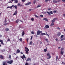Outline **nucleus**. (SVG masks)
Instances as JSON below:
<instances>
[{
  "label": "nucleus",
  "mask_w": 65,
  "mask_h": 65,
  "mask_svg": "<svg viewBox=\"0 0 65 65\" xmlns=\"http://www.w3.org/2000/svg\"><path fill=\"white\" fill-rule=\"evenodd\" d=\"M57 29H58V30H60V28H59V27H57Z\"/></svg>",
  "instance_id": "nucleus-44"
},
{
  "label": "nucleus",
  "mask_w": 65,
  "mask_h": 65,
  "mask_svg": "<svg viewBox=\"0 0 65 65\" xmlns=\"http://www.w3.org/2000/svg\"><path fill=\"white\" fill-rule=\"evenodd\" d=\"M5 31H9V29L8 28H6L5 29Z\"/></svg>",
  "instance_id": "nucleus-18"
},
{
  "label": "nucleus",
  "mask_w": 65,
  "mask_h": 65,
  "mask_svg": "<svg viewBox=\"0 0 65 65\" xmlns=\"http://www.w3.org/2000/svg\"><path fill=\"white\" fill-rule=\"evenodd\" d=\"M31 21H33L34 20V18H32L31 19Z\"/></svg>",
  "instance_id": "nucleus-31"
},
{
  "label": "nucleus",
  "mask_w": 65,
  "mask_h": 65,
  "mask_svg": "<svg viewBox=\"0 0 65 65\" xmlns=\"http://www.w3.org/2000/svg\"><path fill=\"white\" fill-rule=\"evenodd\" d=\"M32 65H36V64H35V63H34Z\"/></svg>",
  "instance_id": "nucleus-63"
},
{
  "label": "nucleus",
  "mask_w": 65,
  "mask_h": 65,
  "mask_svg": "<svg viewBox=\"0 0 65 65\" xmlns=\"http://www.w3.org/2000/svg\"><path fill=\"white\" fill-rule=\"evenodd\" d=\"M56 40V41H58V39L56 38L55 39Z\"/></svg>",
  "instance_id": "nucleus-61"
},
{
  "label": "nucleus",
  "mask_w": 65,
  "mask_h": 65,
  "mask_svg": "<svg viewBox=\"0 0 65 65\" xmlns=\"http://www.w3.org/2000/svg\"><path fill=\"white\" fill-rule=\"evenodd\" d=\"M47 13H48V14H49V15H51V13H50V12H47Z\"/></svg>",
  "instance_id": "nucleus-36"
},
{
  "label": "nucleus",
  "mask_w": 65,
  "mask_h": 65,
  "mask_svg": "<svg viewBox=\"0 0 65 65\" xmlns=\"http://www.w3.org/2000/svg\"><path fill=\"white\" fill-rule=\"evenodd\" d=\"M64 37V35H62L60 37L61 38H63Z\"/></svg>",
  "instance_id": "nucleus-46"
},
{
  "label": "nucleus",
  "mask_w": 65,
  "mask_h": 65,
  "mask_svg": "<svg viewBox=\"0 0 65 65\" xmlns=\"http://www.w3.org/2000/svg\"><path fill=\"white\" fill-rule=\"evenodd\" d=\"M32 41H31L29 43V45H31L32 44Z\"/></svg>",
  "instance_id": "nucleus-28"
},
{
  "label": "nucleus",
  "mask_w": 65,
  "mask_h": 65,
  "mask_svg": "<svg viewBox=\"0 0 65 65\" xmlns=\"http://www.w3.org/2000/svg\"><path fill=\"white\" fill-rule=\"evenodd\" d=\"M8 24V23H5L4 24V26H6V25H7V24Z\"/></svg>",
  "instance_id": "nucleus-33"
},
{
  "label": "nucleus",
  "mask_w": 65,
  "mask_h": 65,
  "mask_svg": "<svg viewBox=\"0 0 65 65\" xmlns=\"http://www.w3.org/2000/svg\"><path fill=\"white\" fill-rule=\"evenodd\" d=\"M18 6H20L21 5V3H19L18 4Z\"/></svg>",
  "instance_id": "nucleus-30"
},
{
  "label": "nucleus",
  "mask_w": 65,
  "mask_h": 65,
  "mask_svg": "<svg viewBox=\"0 0 65 65\" xmlns=\"http://www.w3.org/2000/svg\"><path fill=\"white\" fill-rule=\"evenodd\" d=\"M43 20H44V21H47V22H48V20L47 19V18H44L43 19Z\"/></svg>",
  "instance_id": "nucleus-11"
},
{
  "label": "nucleus",
  "mask_w": 65,
  "mask_h": 65,
  "mask_svg": "<svg viewBox=\"0 0 65 65\" xmlns=\"http://www.w3.org/2000/svg\"><path fill=\"white\" fill-rule=\"evenodd\" d=\"M48 10H51V8H48Z\"/></svg>",
  "instance_id": "nucleus-42"
},
{
  "label": "nucleus",
  "mask_w": 65,
  "mask_h": 65,
  "mask_svg": "<svg viewBox=\"0 0 65 65\" xmlns=\"http://www.w3.org/2000/svg\"><path fill=\"white\" fill-rule=\"evenodd\" d=\"M32 38H33V36H31V39H30V40H32Z\"/></svg>",
  "instance_id": "nucleus-51"
},
{
  "label": "nucleus",
  "mask_w": 65,
  "mask_h": 65,
  "mask_svg": "<svg viewBox=\"0 0 65 65\" xmlns=\"http://www.w3.org/2000/svg\"><path fill=\"white\" fill-rule=\"evenodd\" d=\"M50 1V0H45V2H47V1Z\"/></svg>",
  "instance_id": "nucleus-45"
},
{
  "label": "nucleus",
  "mask_w": 65,
  "mask_h": 65,
  "mask_svg": "<svg viewBox=\"0 0 65 65\" xmlns=\"http://www.w3.org/2000/svg\"><path fill=\"white\" fill-rule=\"evenodd\" d=\"M13 62V60H10L9 61H7V63H9V64H12Z\"/></svg>",
  "instance_id": "nucleus-3"
},
{
  "label": "nucleus",
  "mask_w": 65,
  "mask_h": 65,
  "mask_svg": "<svg viewBox=\"0 0 65 65\" xmlns=\"http://www.w3.org/2000/svg\"><path fill=\"white\" fill-rule=\"evenodd\" d=\"M55 21L53 20H52V22L53 23H54V22H55Z\"/></svg>",
  "instance_id": "nucleus-48"
},
{
  "label": "nucleus",
  "mask_w": 65,
  "mask_h": 65,
  "mask_svg": "<svg viewBox=\"0 0 65 65\" xmlns=\"http://www.w3.org/2000/svg\"><path fill=\"white\" fill-rule=\"evenodd\" d=\"M21 58L24 61V59H25L26 58V56H25L23 54V56H22L21 57Z\"/></svg>",
  "instance_id": "nucleus-2"
},
{
  "label": "nucleus",
  "mask_w": 65,
  "mask_h": 65,
  "mask_svg": "<svg viewBox=\"0 0 65 65\" xmlns=\"http://www.w3.org/2000/svg\"><path fill=\"white\" fill-rule=\"evenodd\" d=\"M25 50H26L27 51H29V49L27 47H25Z\"/></svg>",
  "instance_id": "nucleus-15"
},
{
  "label": "nucleus",
  "mask_w": 65,
  "mask_h": 65,
  "mask_svg": "<svg viewBox=\"0 0 65 65\" xmlns=\"http://www.w3.org/2000/svg\"><path fill=\"white\" fill-rule=\"evenodd\" d=\"M53 25H54V23H52L51 24L50 26H53Z\"/></svg>",
  "instance_id": "nucleus-23"
},
{
  "label": "nucleus",
  "mask_w": 65,
  "mask_h": 65,
  "mask_svg": "<svg viewBox=\"0 0 65 65\" xmlns=\"http://www.w3.org/2000/svg\"><path fill=\"white\" fill-rule=\"evenodd\" d=\"M41 31H39V30H38V31H37V35H40V34L41 33Z\"/></svg>",
  "instance_id": "nucleus-4"
},
{
  "label": "nucleus",
  "mask_w": 65,
  "mask_h": 65,
  "mask_svg": "<svg viewBox=\"0 0 65 65\" xmlns=\"http://www.w3.org/2000/svg\"><path fill=\"white\" fill-rule=\"evenodd\" d=\"M41 6V5H38V6L37 7V8H38V7H39Z\"/></svg>",
  "instance_id": "nucleus-21"
},
{
  "label": "nucleus",
  "mask_w": 65,
  "mask_h": 65,
  "mask_svg": "<svg viewBox=\"0 0 65 65\" xmlns=\"http://www.w3.org/2000/svg\"><path fill=\"white\" fill-rule=\"evenodd\" d=\"M60 53L61 55H63V51H61V52H60Z\"/></svg>",
  "instance_id": "nucleus-24"
},
{
  "label": "nucleus",
  "mask_w": 65,
  "mask_h": 65,
  "mask_svg": "<svg viewBox=\"0 0 65 65\" xmlns=\"http://www.w3.org/2000/svg\"><path fill=\"white\" fill-rule=\"evenodd\" d=\"M19 40H20V41H21V42H22V39L21 38H20L19 39Z\"/></svg>",
  "instance_id": "nucleus-26"
},
{
  "label": "nucleus",
  "mask_w": 65,
  "mask_h": 65,
  "mask_svg": "<svg viewBox=\"0 0 65 65\" xmlns=\"http://www.w3.org/2000/svg\"><path fill=\"white\" fill-rule=\"evenodd\" d=\"M23 2H24L26 0H21Z\"/></svg>",
  "instance_id": "nucleus-43"
},
{
  "label": "nucleus",
  "mask_w": 65,
  "mask_h": 65,
  "mask_svg": "<svg viewBox=\"0 0 65 65\" xmlns=\"http://www.w3.org/2000/svg\"><path fill=\"white\" fill-rule=\"evenodd\" d=\"M53 13H56V11L54 10L53 11Z\"/></svg>",
  "instance_id": "nucleus-50"
},
{
  "label": "nucleus",
  "mask_w": 65,
  "mask_h": 65,
  "mask_svg": "<svg viewBox=\"0 0 65 65\" xmlns=\"http://www.w3.org/2000/svg\"><path fill=\"white\" fill-rule=\"evenodd\" d=\"M6 22H7V21H6V20H5V21H4V23H6Z\"/></svg>",
  "instance_id": "nucleus-58"
},
{
  "label": "nucleus",
  "mask_w": 65,
  "mask_h": 65,
  "mask_svg": "<svg viewBox=\"0 0 65 65\" xmlns=\"http://www.w3.org/2000/svg\"><path fill=\"white\" fill-rule=\"evenodd\" d=\"M45 27L46 28V29H47V28H49V26L48 25H46V26H45Z\"/></svg>",
  "instance_id": "nucleus-14"
},
{
  "label": "nucleus",
  "mask_w": 65,
  "mask_h": 65,
  "mask_svg": "<svg viewBox=\"0 0 65 65\" xmlns=\"http://www.w3.org/2000/svg\"><path fill=\"white\" fill-rule=\"evenodd\" d=\"M63 40V39H61L60 40L62 41Z\"/></svg>",
  "instance_id": "nucleus-64"
},
{
  "label": "nucleus",
  "mask_w": 65,
  "mask_h": 65,
  "mask_svg": "<svg viewBox=\"0 0 65 65\" xmlns=\"http://www.w3.org/2000/svg\"><path fill=\"white\" fill-rule=\"evenodd\" d=\"M0 58L2 59H3V58H4V57H3V56L2 55H0Z\"/></svg>",
  "instance_id": "nucleus-17"
},
{
  "label": "nucleus",
  "mask_w": 65,
  "mask_h": 65,
  "mask_svg": "<svg viewBox=\"0 0 65 65\" xmlns=\"http://www.w3.org/2000/svg\"><path fill=\"white\" fill-rule=\"evenodd\" d=\"M10 39H8L7 41H10Z\"/></svg>",
  "instance_id": "nucleus-49"
},
{
  "label": "nucleus",
  "mask_w": 65,
  "mask_h": 65,
  "mask_svg": "<svg viewBox=\"0 0 65 65\" xmlns=\"http://www.w3.org/2000/svg\"><path fill=\"white\" fill-rule=\"evenodd\" d=\"M50 13L51 14H53V11H50Z\"/></svg>",
  "instance_id": "nucleus-29"
},
{
  "label": "nucleus",
  "mask_w": 65,
  "mask_h": 65,
  "mask_svg": "<svg viewBox=\"0 0 65 65\" xmlns=\"http://www.w3.org/2000/svg\"><path fill=\"white\" fill-rule=\"evenodd\" d=\"M2 37V35H0V37Z\"/></svg>",
  "instance_id": "nucleus-59"
},
{
  "label": "nucleus",
  "mask_w": 65,
  "mask_h": 65,
  "mask_svg": "<svg viewBox=\"0 0 65 65\" xmlns=\"http://www.w3.org/2000/svg\"><path fill=\"white\" fill-rule=\"evenodd\" d=\"M41 36H42L43 35H46V34L45 33H41Z\"/></svg>",
  "instance_id": "nucleus-12"
},
{
  "label": "nucleus",
  "mask_w": 65,
  "mask_h": 65,
  "mask_svg": "<svg viewBox=\"0 0 65 65\" xmlns=\"http://www.w3.org/2000/svg\"><path fill=\"white\" fill-rule=\"evenodd\" d=\"M57 35L58 36H60L61 35V32H58L57 34Z\"/></svg>",
  "instance_id": "nucleus-6"
},
{
  "label": "nucleus",
  "mask_w": 65,
  "mask_h": 65,
  "mask_svg": "<svg viewBox=\"0 0 65 65\" xmlns=\"http://www.w3.org/2000/svg\"><path fill=\"white\" fill-rule=\"evenodd\" d=\"M40 17H41L42 18H43V15L42 14H41L40 15Z\"/></svg>",
  "instance_id": "nucleus-34"
},
{
  "label": "nucleus",
  "mask_w": 65,
  "mask_h": 65,
  "mask_svg": "<svg viewBox=\"0 0 65 65\" xmlns=\"http://www.w3.org/2000/svg\"><path fill=\"white\" fill-rule=\"evenodd\" d=\"M31 34H34L35 33L34 32L32 31L31 32Z\"/></svg>",
  "instance_id": "nucleus-35"
},
{
  "label": "nucleus",
  "mask_w": 65,
  "mask_h": 65,
  "mask_svg": "<svg viewBox=\"0 0 65 65\" xmlns=\"http://www.w3.org/2000/svg\"><path fill=\"white\" fill-rule=\"evenodd\" d=\"M0 42L2 44V45H4V43H3V40H0Z\"/></svg>",
  "instance_id": "nucleus-5"
},
{
  "label": "nucleus",
  "mask_w": 65,
  "mask_h": 65,
  "mask_svg": "<svg viewBox=\"0 0 65 65\" xmlns=\"http://www.w3.org/2000/svg\"><path fill=\"white\" fill-rule=\"evenodd\" d=\"M18 0H16L14 2V3H18Z\"/></svg>",
  "instance_id": "nucleus-19"
},
{
  "label": "nucleus",
  "mask_w": 65,
  "mask_h": 65,
  "mask_svg": "<svg viewBox=\"0 0 65 65\" xmlns=\"http://www.w3.org/2000/svg\"><path fill=\"white\" fill-rule=\"evenodd\" d=\"M57 20V18H55L53 19V20Z\"/></svg>",
  "instance_id": "nucleus-37"
},
{
  "label": "nucleus",
  "mask_w": 65,
  "mask_h": 65,
  "mask_svg": "<svg viewBox=\"0 0 65 65\" xmlns=\"http://www.w3.org/2000/svg\"><path fill=\"white\" fill-rule=\"evenodd\" d=\"M36 1H34L33 2V3L34 4H35V3H36Z\"/></svg>",
  "instance_id": "nucleus-38"
},
{
  "label": "nucleus",
  "mask_w": 65,
  "mask_h": 65,
  "mask_svg": "<svg viewBox=\"0 0 65 65\" xmlns=\"http://www.w3.org/2000/svg\"><path fill=\"white\" fill-rule=\"evenodd\" d=\"M56 61H57L58 60V56H56Z\"/></svg>",
  "instance_id": "nucleus-32"
},
{
  "label": "nucleus",
  "mask_w": 65,
  "mask_h": 65,
  "mask_svg": "<svg viewBox=\"0 0 65 65\" xmlns=\"http://www.w3.org/2000/svg\"><path fill=\"white\" fill-rule=\"evenodd\" d=\"M9 58H11V56L10 55H9Z\"/></svg>",
  "instance_id": "nucleus-47"
},
{
  "label": "nucleus",
  "mask_w": 65,
  "mask_h": 65,
  "mask_svg": "<svg viewBox=\"0 0 65 65\" xmlns=\"http://www.w3.org/2000/svg\"><path fill=\"white\" fill-rule=\"evenodd\" d=\"M21 54H23V53L22 52H21Z\"/></svg>",
  "instance_id": "nucleus-55"
},
{
  "label": "nucleus",
  "mask_w": 65,
  "mask_h": 65,
  "mask_svg": "<svg viewBox=\"0 0 65 65\" xmlns=\"http://www.w3.org/2000/svg\"><path fill=\"white\" fill-rule=\"evenodd\" d=\"M29 65V63H27V62H26L25 63V65Z\"/></svg>",
  "instance_id": "nucleus-40"
},
{
  "label": "nucleus",
  "mask_w": 65,
  "mask_h": 65,
  "mask_svg": "<svg viewBox=\"0 0 65 65\" xmlns=\"http://www.w3.org/2000/svg\"><path fill=\"white\" fill-rule=\"evenodd\" d=\"M47 51V50L46 49H45L44 50V51L45 52H46Z\"/></svg>",
  "instance_id": "nucleus-25"
},
{
  "label": "nucleus",
  "mask_w": 65,
  "mask_h": 65,
  "mask_svg": "<svg viewBox=\"0 0 65 65\" xmlns=\"http://www.w3.org/2000/svg\"><path fill=\"white\" fill-rule=\"evenodd\" d=\"M20 53V50L19 49H18L16 51V53L17 54L18 53Z\"/></svg>",
  "instance_id": "nucleus-9"
},
{
  "label": "nucleus",
  "mask_w": 65,
  "mask_h": 65,
  "mask_svg": "<svg viewBox=\"0 0 65 65\" xmlns=\"http://www.w3.org/2000/svg\"><path fill=\"white\" fill-rule=\"evenodd\" d=\"M31 4V3L30 2H29L25 4L26 5H29V4Z\"/></svg>",
  "instance_id": "nucleus-8"
},
{
  "label": "nucleus",
  "mask_w": 65,
  "mask_h": 65,
  "mask_svg": "<svg viewBox=\"0 0 65 65\" xmlns=\"http://www.w3.org/2000/svg\"><path fill=\"white\" fill-rule=\"evenodd\" d=\"M25 51L26 52V54H29V52L28 51L26 50H25Z\"/></svg>",
  "instance_id": "nucleus-22"
},
{
  "label": "nucleus",
  "mask_w": 65,
  "mask_h": 65,
  "mask_svg": "<svg viewBox=\"0 0 65 65\" xmlns=\"http://www.w3.org/2000/svg\"><path fill=\"white\" fill-rule=\"evenodd\" d=\"M19 21V19H17L16 21V23H18Z\"/></svg>",
  "instance_id": "nucleus-20"
},
{
  "label": "nucleus",
  "mask_w": 65,
  "mask_h": 65,
  "mask_svg": "<svg viewBox=\"0 0 65 65\" xmlns=\"http://www.w3.org/2000/svg\"><path fill=\"white\" fill-rule=\"evenodd\" d=\"M62 63L63 65H65V62H64L63 61L62 62Z\"/></svg>",
  "instance_id": "nucleus-41"
},
{
  "label": "nucleus",
  "mask_w": 65,
  "mask_h": 65,
  "mask_svg": "<svg viewBox=\"0 0 65 65\" xmlns=\"http://www.w3.org/2000/svg\"><path fill=\"white\" fill-rule=\"evenodd\" d=\"M45 40L46 41H47L48 40V39H45Z\"/></svg>",
  "instance_id": "nucleus-54"
},
{
  "label": "nucleus",
  "mask_w": 65,
  "mask_h": 65,
  "mask_svg": "<svg viewBox=\"0 0 65 65\" xmlns=\"http://www.w3.org/2000/svg\"><path fill=\"white\" fill-rule=\"evenodd\" d=\"M31 61V58H28V59H27L26 60V62H27V61Z\"/></svg>",
  "instance_id": "nucleus-13"
},
{
  "label": "nucleus",
  "mask_w": 65,
  "mask_h": 65,
  "mask_svg": "<svg viewBox=\"0 0 65 65\" xmlns=\"http://www.w3.org/2000/svg\"><path fill=\"white\" fill-rule=\"evenodd\" d=\"M12 7H11V6L9 7V8H10L11 9V8H12Z\"/></svg>",
  "instance_id": "nucleus-56"
},
{
  "label": "nucleus",
  "mask_w": 65,
  "mask_h": 65,
  "mask_svg": "<svg viewBox=\"0 0 65 65\" xmlns=\"http://www.w3.org/2000/svg\"><path fill=\"white\" fill-rule=\"evenodd\" d=\"M17 13H18V12L17 11V10H16L15 12L14 13L13 15H16V14H17Z\"/></svg>",
  "instance_id": "nucleus-7"
},
{
  "label": "nucleus",
  "mask_w": 65,
  "mask_h": 65,
  "mask_svg": "<svg viewBox=\"0 0 65 65\" xmlns=\"http://www.w3.org/2000/svg\"><path fill=\"white\" fill-rule=\"evenodd\" d=\"M53 2L55 3H58V1L56 0H54L53 1Z\"/></svg>",
  "instance_id": "nucleus-10"
},
{
  "label": "nucleus",
  "mask_w": 65,
  "mask_h": 65,
  "mask_svg": "<svg viewBox=\"0 0 65 65\" xmlns=\"http://www.w3.org/2000/svg\"><path fill=\"white\" fill-rule=\"evenodd\" d=\"M26 40H27V42H28V40H29V39L28 38L26 39Z\"/></svg>",
  "instance_id": "nucleus-52"
},
{
  "label": "nucleus",
  "mask_w": 65,
  "mask_h": 65,
  "mask_svg": "<svg viewBox=\"0 0 65 65\" xmlns=\"http://www.w3.org/2000/svg\"><path fill=\"white\" fill-rule=\"evenodd\" d=\"M63 50H64V48H61V51H63Z\"/></svg>",
  "instance_id": "nucleus-39"
},
{
  "label": "nucleus",
  "mask_w": 65,
  "mask_h": 65,
  "mask_svg": "<svg viewBox=\"0 0 65 65\" xmlns=\"http://www.w3.org/2000/svg\"><path fill=\"white\" fill-rule=\"evenodd\" d=\"M62 2H65V0H62Z\"/></svg>",
  "instance_id": "nucleus-53"
},
{
  "label": "nucleus",
  "mask_w": 65,
  "mask_h": 65,
  "mask_svg": "<svg viewBox=\"0 0 65 65\" xmlns=\"http://www.w3.org/2000/svg\"><path fill=\"white\" fill-rule=\"evenodd\" d=\"M47 57H48V58H47V59H49L51 58V56L50 55V54L49 53H48L47 54Z\"/></svg>",
  "instance_id": "nucleus-1"
},
{
  "label": "nucleus",
  "mask_w": 65,
  "mask_h": 65,
  "mask_svg": "<svg viewBox=\"0 0 65 65\" xmlns=\"http://www.w3.org/2000/svg\"><path fill=\"white\" fill-rule=\"evenodd\" d=\"M40 44H42V42H41V41H40Z\"/></svg>",
  "instance_id": "nucleus-60"
},
{
  "label": "nucleus",
  "mask_w": 65,
  "mask_h": 65,
  "mask_svg": "<svg viewBox=\"0 0 65 65\" xmlns=\"http://www.w3.org/2000/svg\"><path fill=\"white\" fill-rule=\"evenodd\" d=\"M29 11H31V10H32V9H29Z\"/></svg>",
  "instance_id": "nucleus-57"
},
{
  "label": "nucleus",
  "mask_w": 65,
  "mask_h": 65,
  "mask_svg": "<svg viewBox=\"0 0 65 65\" xmlns=\"http://www.w3.org/2000/svg\"><path fill=\"white\" fill-rule=\"evenodd\" d=\"M14 7L16 9H17V7H17V5H15V6H14Z\"/></svg>",
  "instance_id": "nucleus-27"
},
{
  "label": "nucleus",
  "mask_w": 65,
  "mask_h": 65,
  "mask_svg": "<svg viewBox=\"0 0 65 65\" xmlns=\"http://www.w3.org/2000/svg\"><path fill=\"white\" fill-rule=\"evenodd\" d=\"M12 7H14V5H12V6H11Z\"/></svg>",
  "instance_id": "nucleus-62"
},
{
  "label": "nucleus",
  "mask_w": 65,
  "mask_h": 65,
  "mask_svg": "<svg viewBox=\"0 0 65 65\" xmlns=\"http://www.w3.org/2000/svg\"><path fill=\"white\" fill-rule=\"evenodd\" d=\"M24 31L22 34V36H23V37H24V35L25 34V32H24Z\"/></svg>",
  "instance_id": "nucleus-16"
}]
</instances>
